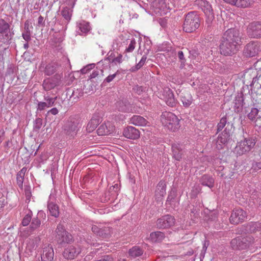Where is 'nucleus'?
<instances>
[{"mask_svg": "<svg viewBox=\"0 0 261 261\" xmlns=\"http://www.w3.org/2000/svg\"><path fill=\"white\" fill-rule=\"evenodd\" d=\"M162 124L168 129L175 132L180 127L179 119L171 112H165L161 115Z\"/></svg>", "mask_w": 261, "mask_h": 261, "instance_id": "1", "label": "nucleus"}, {"mask_svg": "<svg viewBox=\"0 0 261 261\" xmlns=\"http://www.w3.org/2000/svg\"><path fill=\"white\" fill-rule=\"evenodd\" d=\"M200 25L199 18L195 12L188 13L183 25L184 30L188 33L195 31Z\"/></svg>", "mask_w": 261, "mask_h": 261, "instance_id": "2", "label": "nucleus"}, {"mask_svg": "<svg viewBox=\"0 0 261 261\" xmlns=\"http://www.w3.org/2000/svg\"><path fill=\"white\" fill-rule=\"evenodd\" d=\"M254 243L253 239L251 236L246 237H238L231 241V246L233 249H246L248 248L250 252H253L251 248Z\"/></svg>", "mask_w": 261, "mask_h": 261, "instance_id": "3", "label": "nucleus"}, {"mask_svg": "<svg viewBox=\"0 0 261 261\" xmlns=\"http://www.w3.org/2000/svg\"><path fill=\"white\" fill-rule=\"evenodd\" d=\"M221 40L236 45L238 47L241 42L240 33L235 29H228L224 33Z\"/></svg>", "mask_w": 261, "mask_h": 261, "instance_id": "4", "label": "nucleus"}, {"mask_svg": "<svg viewBox=\"0 0 261 261\" xmlns=\"http://www.w3.org/2000/svg\"><path fill=\"white\" fill-rule=\"evenodd\" d=\"M255 144L254 140L245 139L238 143L234 152L238 155H242L249 151L255 145Z\"/></svg>", "mask_w": 261, "mask_h": 261, "instance_id": "5", "label": "nucleus"}, {"mask_svg": "<svg viewBox=\"0 0 261 261\" xmlns=\"http://www.w3.org/2000/svg\"><path fill=\"white\" fill-rule=\"evenodd\" d=\"M86 253V249L82 248L80 245H69L63 252V256L68 259H72L75 258L80 253Z\"/></svg>", "mask_w": 261, "mask_h": 261, "instance_id": "6", "label": "nucleus"}, {"mask_svg": "<svg viewBox=\"0 0 261 261\" xmlns=\"http://www.w3.org/2000/svg\"><path fill=\"white\" fill-rule=\"evenodd\" d=\"M56 231V239L59 243H68L72 240L71 236L65 230L62 225H59Z\"/></svg>", "mask_w": 261, "mask_h": 261, "instance_id": "7", "label": "nucleus"}, {"mask_svg": "<svg viewBox=\"0 0 261 261\" xmlns=\"http://www.w3.org/2000/svg\"><path fill=\"white\" fill-rule=\"evenodd\" d=\"M160 96L161 98L163 99L166 104L170 107H173L177 103L174 98L172 91L168 87L163 89Z\"/></svg>", "mask_w": 261, "mask_h": 261, "instance_id": "8", "label": "nucleus"}, {"mask_svg": "<svg viewBox=\"0 0 261 261\" xmlns=\"http://www.w3.org/2000/svg\"><path fill=\"white\" fill-rule=\"evenodd\" d=\"M152 6L154 12L160 15L167 14L169 9L165 0H155L152 3Z\"/></svg>", "mask_w": 261, "mask_h": 261, "instance_id": "9", "label": "nucleus"}, {"mask_svg": "<svg viewBox=\"0 0 261 261\" xmlns=\"http://www.w3.org/2000/svg\"><path fill=\"white\" fill-rule=\"evenodd\" d=\"M261 50V46L258 42H251L248 43L244 49V54L247 57H254Z\"/></svg>", "mask_w": 261, "mask_h": 261, "instance_id": "10", "label": "nucleus"}, {"mask_svg": "<svg viewBox=\"0 0 261 261\" xmlns=\"http://www.w3.org/2000/svg\"><path fill=\"white\" fill-rule=\"evenodd\" d=\"M220 50L221 54L224 56H231L237 52L238 47H236V45L221 40Z\"/></svg>", "mask_w": 261, "mask_h": 261, "instance_id": "11", "label": "nucleus"}, {"mask_svg": "<svg viewBox=\"0 0 261 261\" xmlns=\"http://www.w3.org/2000/svg\"><path fill=\"white\" fill-rule=\"evenodd\" d=\"M247 33L252 38L261 37V22L253 21L250 23L247 28Z\"/></svg>", "mask_w": 261, "mask_h": 261, "instance_id": "12", "label": "nucleus"}, {"mask_svg": "<svg viewBox=\"0 0 261 261\" xmlns=\"http://www.w3.org/2000/svg\"><path fill=\"white\" fill-rule=\"evenodd\" d=\"M247 218L246 213L241 208L233 210L230 217V222L232 224H237L243 222Z\"/></svg>", "mask_w": 261, "mask_h": 261, "instance_id": "13", "label": "nucleus"}, {"mask_svg": "<svg viewBox=\"0 0 261 261\" xmlns=\"http://www.w3.org/2000/svg\"><path fill=\"white\" fill-rule=\"evenodd\" d=\"M115 132V126L111 122L108 121L101 124L97 130L99 136L108 135Z\"/></svg>", "mask_w": 261, "mask_h": 261, "instance_id": "14", "label": "nucleus"}, {"mask_svg": "<svg viewBox=\"0 0 261 261\" xmlns=\"http://www.w3.org/2000/svg\"><path fill=\"white\" fill-rule=\"evenodd\" d=\"M81 128V125L77 122H70L66 125L64 130L65 134L69 138H74Z\"/></svg>", "mask_w": 261, "mask_h": 261, "instance_id": "15", "label": "nucleus"}, {"mask_svg": "<svg viewBox=\"0 0 261 261\" xmlns=\"http://www.w3.org/2000/svg\"><path fill=\"white\" fill-rule=\"evenodd\" d=\"M174 218L170 215H165L157 220L156 225L160 228H166L174 224Z\"/></svg>", "mask_w": 261, "mask_h": 261, "instance_id": "16", "label": "nucleus"}, {"mask_svg": "<svg viewBox=\"0 0 261 261\" xmlns=\"http://www.w3.org/2000/svg\"><path fill=\"white\" fill-rule=\"evenodd\" d=\"M123 135L125 138L132 140L138 139L140 136L139 130L132 126H127L124 128Z\"/></svg>", "mask_w": 261, "mask_h": 261, "instance_id": "17", "label": "nucleus"}, {"mask_svg": "<svg viewBox=\"0 0 261 261\" xmlns=\"http://www.w3.org/2000/svg\"><path fill=\"white\" fill-rule=\"evenodd\" d=\"M76 28V32L80 35L86 34L91 30L89 23L84 20L77 21Z\"/></svg>", "mask_w": 261, "mask_h": 261, "instance_id": "18", "label": "nucleus"}, {"mask_svg": "<svg viewBox=\"0 0 261 261\" xmlns=\"http://www.w3.org/2000/svg\"><path fill=\"white\" fill-rule=\"evenodd\" d=\"M229 137V134L226 130L222 132L218 136L216 141V147L218 149H222L227 142Z\"/></svg>", "mask_w": 261, "mask_h": 261, "instance_id": "19", "label": "nucleus"}, {"mask_svg": "<svg viewBox=\"0 0 261 261\" xmlns=\"http://www.w3.org/2000/svg\"><path fill=\"white\" fill-rule=\"evenodd\" d=\"M201 5L202 10L207 16L208 21L211 22L214 18V14L211 5L207 1H202Z\"/></svg>", "mask_w": 261, "mask_h": 261, "instance_id": "20", "label": "nucleus"}, {"mask_svg": "<svg viewBox=\"0 0 261 261\" xmlns=\"http://www.w3.org/2000/svg\"><path fill=\"white\" fill-rule=\"evenodd\" d=\"M92 230L97 235L103 238H107L111 235V230L109 228H100L99 226L94 225L92 227Z\"/></svg>", "mask_w": 261, "mask_h": 261, "instance_id": "21", "label": "nucleus"}, {"mask_svg": "<svg viewBox=\"0 0 261 261\" xmlns=\"http://www.w3.org/2000/svg\"><path fill=\"white\" fill-rule=\"evenodd\" d=\"M54 252L51 246H47L43 248L41 254L42 261H52L54 258Z\"/></svg>", "mask_w": 261, "mask_h": 261, "instance_id": "22", "label": "nucleus"}, {"mask_svg": "<svg viewBox=\"0 0 261 261\" xmlns=\"http://www.w3.org/2000/svg\"><path fill=\"white\" fill-rule=\"evenodd\" d=\"M129 123L140 126L149 125V122L144 118L139 115H134L132 117L129 119Z\"/></svg>", "mask_w": 261, "mask_h": 261, "instance_id": "23", "label": "nucleus"}, {"mask_svg": "<svg viewBox=\"0 0 261 261\" xmlns=\"http://www.w3.org/2000/svg\"><path fill=\"white\" fill-rule=\"evenodd\" d=\"M166 184L165 181H160L158 184L155 195L158 199L163 197L166 194Z\"/></svg>", "mask_w": 261, "mask_h": 261, "instance_id": "24", "label": "nucleus"}, {"mask_svg": "<svg viewBox=\"0 0 261 261\" xmlns=\"http://www.w3.org/2000/svg\"><path fill=\"white\" fill-rule=\"evenodd\" d=\"M75 4V0L71 4H68L69 6H70L71 8H69L68 7H64L61 11V14L62 16L66 19L67 21H69L71 19V17L72 13V9L74 7Z\"/></svg>", "mask_w": 261, "mask_h": 261, "instance_id": "25", "label": "nucleus"}, {"mask_svg": "<svg viewBox=\"0 0 261 261\" xmlns=\"http://www.w3.org/2000/svg\"><path fill=\"white\" fill-rule=\"evenodd\" d=\"M58 82L56 79L47 78L44 80L43 87L45 90L49 91L54 89L57 85Z\"/></svg>", "mask_w": 261, "mask_h": 261, "instance_id": "26", "label": "nucleus"}, {"mask_svg": "<svg viewBox=\"0 0 261 261\" xmlns=\"http://www.w3.org/2000/svg\"><path fill=\"white\" fill-rule=\"evenodd\" d=\"M39 241L40 239L39 238L29 240L26 247V251L28 255L31 254L36 249Z\"/></svg>", "mask_w": 261, "mask_h": 261, "instance_id": "27", "label": "nucleus"}, {"mask_svg": "<svg viewBox=\"0 0 261 261\" xmlns=\"http://www.w3.org/2000/svg\"><path fill=\"white\" fill-rule=\"evenodd\" d=\"M165 238V235L164 233L161 231L152 232L150 234L149 239L152 242H160L162 241Z\"/></svg>", "mask_w": 261, "mask_h": 261, "instance_id": "28", "label": "nucleus"}, {"mask_svg": "<svg viewBox=\"0 0 261 261\" xmlns=\"http://www.w3.org/2000/svg\"><path fill=\"white\" fill-rule=\"evenodd\" d=\"M47 208L49 214L52 216L57 218L59 216V210L58 206L53 202H48Z\"/></svg>", "mask_w": 261, "mask_h": 261, "instance_id": "29", "label": "nucleus"}, {"mask_svg": "<svg viewBox=\"0 0 261 261\" xmlns=\"http://www.w3.org/2000/svg\"><path fill=\"white\" fill-rule=\"evenodd\" d=\"M200 182L202 185L212 188L214 187V179L212 176L204 175L201 178Z\"/></svg>", "mask_w": 261, "mask_h": 261, "instance_id": "30", "label": "nucleus"}, {"mask_svg": "<svg viewBox=\"0 0 261 261\" xmlns=\"http://www.w3.org/2000/svg\"><path fill=\"white\" fill-rule=\"evenodd\" d=\"M40 68L41 70H42V69H44V73L46 75H50L55 73L56 70V65L54 63H50L46 65L45 67L42 65Z\"/></svg>", "mask_w": 261, "mask_h": 261, "instance_id": "31", "label": "nucleus"}, {"mask_svg": "<svg viewBox=\"0 0 261 261\" xmlns=\"http://www.w3.org/2000/svg\"><path fill=\"white\" fill-rule=\"evenodd\" d=\"M99 123V120L97 118H92L90 121L88 122L87 127L86 130L88 133L92 132L95 129L98 125Z\"/></svg>", "mask_w": 261, "mask_h": 261, "instance_id": "32", "label": "nucleus"}, {"mask_svg": "<svg viewBox=\"0 0 261 261\" xmlns=\"http://www.w3.org/2000/svg\"><path fill=\"white\" fill-rule=\"evenodd\" d=\"M143 253V251L138 246H134L130 249L128 251L129 256L132 257H137L142 255Z\"/></svg>", "mask_w": 261, "mask_h": 261, "instance_id": "33", "label": "nucleus"}, {"mask_svg": "<svg viewBox=\"0 0 261 261\" xmlns=\"http://www.w3.org/2000/svg\"><path fill=\"white\" fill-rule=\"evenodd\" d=\"M181 100L183 105L186 107H189L193 101L192 97L189 92L184 93L181 96Z\"/></svg>", "mask_w": 261, "mask_h": 261, "instance_id": "34", "label": "nucleus"}, {"mask_svg": "<svg viewBox=\"0 0 261 261\" xmlns=\"http://www.w3.org/2000/svg\"><path fill=\"white\" fill-rule=\"evenodd\" d=\"M125 37L123 35H121L114 39L113 43V47L114 49H119L120 47L123 46V44L125 43Z\"/></svg>", "mask_w": 261, "mask_h": 261, "instance_id": "35", "label": "nucleus"}, {"mask_svg": "<svg viewBox=\"0 0 261 261\" xmlns=\"http://www.w3.org/2000/svg\"><path fill=\"white\" fill-rule=\"evenodd\" d=\"M122 57V55L121 54H119L116 57H114L113 53H112L110 55H109L108 57L107 58V60L110 63L117 64L118 63L120 64L122 63L123 61Z\"/></svg>", "mask_w": 261, "mask_h": 261, "instance_id": "36", "label": "nucleus"}, {"mask_svg": "<svg viewBox=\"0 0 261 261\" xmlns=\"http://www.w3.org/2000/svg\"><path fill=\"white\" fill-rule=\"evenodd\" d=\"M117 107L119 111L129 112L130 111V104L126 101L118 102Z\"/></svg>", "mask_w": 261, "mask_h": 261, "instance_id": "37", "label": "nucleus"}, {"mask_svg": "<svg viewBox=\"0 0 261 261\" xmlns=\"http://www.w3.org/2000/svg\"><path fill=\"white\" fill-rule=\"evenodd\" d=\"M253 0H237L236 6L241 8H247L253 3Z\"/></svg>", "mask_w": 261, "mask_h": 261, "instance_id": "38", "label": "nucleus"}, {"mask_svg": "<svg viewBox=\"0 0 261 261\" xmlns=\"http://www.w3.org/2000/svg\"><path fill=\"white\" fill-rule=\"evenodd\" d=\"M10 29L9 24L4 19H0V33L1 34L7 33Z\"/></svg>", "mask_w": 261, "mask_h": 261, "instance_id": "39", "label": "nucleus"}, {"mask_svg": "<svg viewBox=\"0 0 261 261\" xmlns=\"http://www.w3.org/2000/svg\"><path fill=\"white\" fill-rule=\"evenodd\" d=\"M173 157L177 161L181 159V152L179 150L177 145L174 144L172 147Z\"/></svg>", "mask_w": 261, "mask_h": 261, "instance_id": "40", "label": "nucleus"}, {"mask_svg": "<svg viewBox=\"0 0 261 261\" xmlns=\"http://www.w3.org/2000/svg\"><path fill=\"white\" fill-rule=\"evenodd\" d=\"M147 59V57L146 56H143L140 62L136 65L135 67L132 68V71H135L140 69L145 64Z\"/></svg>", "mask_w": 261, "mask_h": 261, "instance_id": "41", "label": "nucleus"}, {"mask_svg": "<svg viewBox=\"0 0 261 261\" xmlns=\"http://www.w3.org/2000/svg\"><path fill=\"white\" fill-rule=\"evenodd\" d=\"M41 224V221L38 218H34L30 225V228L32 230H34L37 229Z\"/></svg>", "mask_w": 261, "mask_h": 261, "instance_id": "42", "label": "nucleus"}, {"mask_svg": "<svg viewBox=\"0 0 261 261\" xmlns=\"http://www.w3.org/2000/svg\"><path fill=\"white\" fill-rule=\"evenodd\" d=\"M136 42L135 39H132L130 41V43H129L128 47H127L126 48L125 51L127 53L132 52L134 50V49L136 47Z\"/></svg>", "mask_w": 261, "mask_h": 261, "instance_id": "43", "label": "nucleus"}, {"mask_svg": "<svg viewBox=\"0 0 261 261\" xmlns=\"http://www.w3.org/2000/svg\"><path fill=\"white\" fill-rule=\"evenodd\" d=\"M226 122H227V119H226V117H222L220 119V122L218 124V126H217L218 132L224 128V127L225 126V125L226 124Z\"/></svg>", "mask_w": 261, "mask_h": 261, "instance_id": "44", "label": "nucleus"}, {"mask_svg": "<svg viewBox=\"0 0 261 261\" xmlns=\"http://www.w3.org/2000/svg\"><path fill=\"white\" fill-rule=\"evenodd\" d=\"M57 99V97L55 98L46 96L44 98L45 100L46 101L47 105L48 108H50L54 105L55 102Z\"/></svg>", "mask_w": 261, "mask_h": 261, "instance_id": "45", "label": "nucleus"}, {"mask_svg": "<svg viewBox=\"0 0 261 261\" xmlns=\"http://www.w3.org/2000/svg\"><path fill=\"white\" fill-rule=\"evenodd\" d=\"M258 113V110L256 108H252L251 112L248 115V118L249 119L253 120Z\"/></svg>", "mask_w": 261, "mask_h": 261, "instance_id": "46", "label": "nucleus"}, {"mask_svg": "<svg viewBox=\"0 0 261 261\" xmlns=\"http://www.w3.org/2000/svg\"><path fill=\"white\" fill-rule=\"evenodd\" d=\"M42 125V119L40 118H38L36 119V120L34 122V129L38 130L41 127Z\"/></svg>", "mask_w": 261, "mask_h": 261, "instance_id": "47", "label": "nucleus"}, {"mask_svg": "<svg viewBox=\"0 0 261 261\" xmlns=\"http://www.w3.org/2000/svg\"><path fill=\"white\" fill-rule=\"evenodd\" d=\"M95 66L94 64H89L81 70V72L83 74H86L89 72L91 69H93Z\"/></svg>", "mask_w": 261, "mask_h": 261, "instance_id": "48", "label": "nucleus"}, {"mask_svg": "<svg viewBox=\"0 0 261 261\" xmlns=\"http://www.w3.org/2000/svg\"><path fill=\"white\" fill-rule=\"evenodd\" d=\"M31 220V215L28 214L25 216L22 221V224L23 226H27L30 222Z\"/></svg>", "mask_w": 261, "mask_h": 261, "instance_id": "49", "label": "nucleus"}, {"mask_svg": "<svg viewBox=\"0 0 261 261\" xmlns=\"http://www.w3.org/2000/svg\"><path fill=\"white\" fill-rule=\"evenodd\" d=\"M48 108L46 102H39L37 106V111H41Z\"/></svg>", "mask_w": 261, "mask_h": 261, "instance_id": "50", "label": "nucleus"}, {"mask_svg": "<svg viewBox=\"0 0 261 261\" xmlns=\"http://www.w3.org/2000/svg\"><path fill=\"white\" fill-rule=\"evenodd\" d=\"M24 193L25 195L26 196L27 200L28 201H30V198L31 197V188L30 187H25L24 189Z\"/></svg>", "mask_w": 261, "mask_h": 261, "instance_id": "51", "label": "nucleus"}, {"mask_svg": "<svg viewBox=\"0 0 261 261\" xmlns=\"http://www.w3.org/2000/svg\"><path fill=\"white\" fill-rule=\"evenodd\" d=\"M24 176L18 173L17 174V183L19 187H22Z\"/></svg>", "mask_w": 261, "mask_h": 261, "instance_id": "52", "label": "nucleus"}, {"mask_svg": "<svg viewBox=\"0 0 261 261\" xmlns=\"http://www.w3.org/2000/svg\"><path fill=\"white\" fill-rule=\"evenodd\" d=\"M45 24L44 20L43 17L40 16L38 19V22L37 25L38 27H43Z\"/></svg>", "mask_w": 261, "mask_h": 261, "instance_id": "53", "label": "nucleus"}, {"mask_svg": "<svg viewBox=\"0 0 261 261\" xmlns=\"http://www.w3.org/2000/svg\"><path fill=\"white\" fill-rule=\"evenodd\" d=\"M23 38L27 41H29L31 39L30 32H25L22 34Z\"/></svg>", "mask_w": 261, "mask_h": 261, "instance_id": "54", "label": "nucleus"}, {"mask_svg": "<svg viewBox=\"0 0 261 261\" xmlns=\"http://www.w3.org/2000/svg\"><path fill=\"white\" fill-rule=\"evenodd\" d=\"M254 67L255 69V70H258V71H261V60H258L257 61H256L254 64Z\"/></svg>", "mask_w": 261, "mask_h": 261, "instance_id": "55", "label": "nucleus"}, {"mask_svg": "<svg viewBox=\"0 0 261 261\" xmlns=\"http://www.w3.org/2000/svg\"><path fill=\"white\" fill-rule=\"evenodd\" d=\"M252 168L255 170L261 169V162H254L252 164Z\"/></svg>", "mask_w": 261, "mask_h": 261, "instance_id": "56", "label": "nucleus"}, {"mask_svg": "<svg viewBox=\"0 0 261 261\" xmlns=\"http://www.w3.org/2000/svg\"><path fill=\"white\" fill-rule=\"evenodd\" d=\"M206 249H207V247L206 246V244L205 243L203 245L202 250L201 254H200V261L202 260V259L204 257V255L206 252Z\"/></svg>", "mask_w": 261, "mask_h": 261, "instance_id": "57", "label": "nucleus"}, {"mask_svg": "<svg viewBox=\"0 0 261 261\" xmlns=\"http://www.w3.org/2000/svg\"><path fill=\"white\" fill-rule=\"evenodd\" d=\"M58 112H59L58 110L56 108H54L47 112V115H49V114L50 113L54 115H56L58 113Z\"/></svg>", "mask_w": 261, "mask_h": 261, "instance_id": "58", "label": "nucleus"}, {"mask_svg": "<svg viewBox=\"0 0 261 261\" xmlns=\"http://www.w3.org/2000/svg\"><path fill=\"white\" fill-rule=\"evenodd\" d=\"M116 73H114L113 74L110 75L108 77H106V79H105V81L108 83H110L113 80V79L116 77Z\"/></svg>", "mask_w": 261, "mask_h": 261, "instance_id": "59", "label": "nucleus"}, {"mask_svg": "<svg viewBox=\"0 0 261 261\" xmlns=\"http://www.w3.org/2000/svg\"><path fill=\"white\" fill-rule=\"evenodd\" d=\"M178 57L181 63H184L185 62L184 56L182 51L180 50L178 52Z\"/></svg>", "mask_w": 261, "mask_h": 261, "instance_id": "60", "label": "nucleus"}, {"mask_svg": "<svg viewBox=\"0 0 261 261\" xmlns=\"http://www.w3.org/2000/svg\"><path fill=\"white\" fill-rule=\"evenodd\" d=\"M255 126L261 127V116L257 117L255 120Z\"/></svg>", "mask_w": 261, "mask_h": 261, "instance_id": "61", "label": "nucleus"}, {"mask_svg": "<svg viewBox=\"0 0 261 261\" xmlns=\"http://www.w3.org/2000/svg\"><path fill=\"white\" fill-rule=\"evenodd\" d=\"M225 3L231 5L236 6L237 0H223Z\"/></svg>", "mask_w": 261, "mask_h": 261, "instance_id": "62", "label": "nucleus"}, {"mask_svg": "<svg viewBox=\"0 0 261 261\" xmlns=\"http://www.w3.org/2000/svg\"><path fill=\"white\" fill-rule=\"evenodd\" d=\"M29 25L30 24L29 21H26L24 23V29L25 30V32H30Z\"/></svg>", "mask_w": 261, "mask_h": 261, "instance_id": "63", "label": "nucleus"}, {"mask_svg": "<svg viewBox=\"0 0 261 261\" xmlns=\"http://www.w3.org/2000/svg\"><path fill=\"white\" fill-rule=\"evenodd\" d=\"M26 171L27 169L25 168H23L18 173L24 176Z\"/></svg>", "mask_w": 261, "mask_h": 261, "instance_id": "64", "label": "nucleus"}]
</instances>
